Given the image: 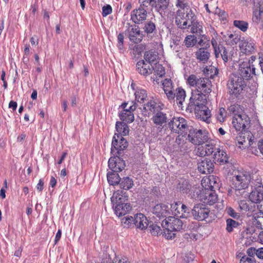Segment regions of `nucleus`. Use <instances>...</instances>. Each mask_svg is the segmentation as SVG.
<instances>
[{
  "label": "nucleus",
  "instance_id": "48",
  "mask_svg": "<svg viewBox=\"0 0 263 263\" xmlns=\"http://www.w3.org/2000/svg\"><path fill=\"white\" fill-rule=\"evenodd\" d=\"M143 29L146 33H151L156 29V26L153 22L149 21L145 24Z\"/></svg>",
  "mask_w": 263,
  "mask_h": 263
},
{
  "label": "nucleus",
  "instance_id": "32",
  "mask_svg": "<svg viewBox=\"0 0 263 263\" xmlns=\"http://www.w3.org/2000/svg\"><path fill=\"white\" fill-rule=\"evenodd\" d=\"M175 97H176V102L179 107L182 108L183 102L184 101L185 98V91L180 88H178L175 91Z\"/></svg>",
  "mask_w": 263,
  "mask_h": 263
},
{
  "label": "nucleus",
  "instance_id": "33",
  "mask_svg": "<svg viewBox=\"0 0 263 263\" xmlns=\"http://www.w3.org/2000/svg\"><path fill=\"white\" fill-rule=\"evenodd\" d=\"M108 183L112 185L119 184L121 178L117 172H108L107 175Z\"/></svg>",
  "mask_w": 263,
  "mask_h": 263
},
{
  "label": "nucleus",
  "instance_id": "28",
  "mask_svg": "<svg viewBox=\"0 0 263 263\" xmlns=\"http://www.w3.org/2000/svg\"><path fill=\"white\" fill-rule=\"evenodd\" d=\"M114 208L115 214L118 217L126 215L132 209V206L130 203L117 204Z\"/></svg>",
  "mask_w": 263,
  "mask_h": 263
},
{
  "label": "nucleus",
  "instance_id": "30",
  "mask_svg": "<svg viewBox=\"0 0 263 263\" xmlns=\"http://www.w3.org/2000/svg\"><path fill=\"white\" fill-rule=\"evenodd\" d=\"M195 55L198 60L205 63L209 59L210 53L206 48L202 47L196 52Z\"/></svg>",
  "mask_w": 263,
  "mask_h": 263
},
{
  "label": "nucleus",
  "instance_id": "46",
  "mask_svg": "<svg viewBox=\"0 0 263 263\" xmlns=\"http://www.w3.org/2000/svg\"><path fill=\"white\" fill-rule=\"evenodd\" d=\"M197 42V40L194 35H188L184 40L185 45L187 47L194 46Z\"/></svg>",
  "mask_w": 263,
  "mask_h": 263
},
{
  "label": "nucleus",
  "instance_id": "61",
  "mask_svg": "<svg viewBox=\"0 0 263 263\" xmlns=\"http://www.w3.org/2000/svg\"><path fill=\"white\" fill-rule=\"evenodd\" d=\"M240 263H255V260L253 257L244 256L240 259Z\"/></svg>",
  "mask_w": 263,
  "mask_h": 263
},
{
  "label": "nucleus",
  "instance_id": "57",
  "mask_svg": "<svg viewBox=\"0 0 263 263\" xmlns=\"http://www.w3.org/2000/svg\"><path fill=\"white\" fill-rule=\"evenodd\" d=\"M179 135L176 138L175 142L179 147H182L185 143V137L181 136V134Z\"/></svg>",
  "mask_w": 263,
  "mask_h": 263
},
{
  "label": "nucleus",
  "instance_id": "27",
  "mask_svg": "<svg viewBox=\"0 0 263 263\" xmlns=\"http://www.w3.org/2000/svg\"><path fill=\"white\" fill-rule=\"evenodd\" d=\"M213 159L215 163H219L220 164H224L228 163V157L225 152L219 148L214 154Z\"/></svg>",
  "mask_w": 263,
  "mask_h": 263
},
{
  "label": "nucleus",
  "instance_id": "9",
  "mask_svg": "<svg viewBox=\"0 0 263 263\" xmlns=\"http://www.w3.org/2000/svg\"><path fill=\"white\" fill-rule=\"evenodd\" d=\"M251 60L249 62H243L239 64V67L237 71L234 73L235 75H238L239 77L243 78L245 81L249 79L252 74H255V69L253 65L250 63Z\"/></svg>",
  "mask_w": 263,
  "mask_h": 263
},
{
  "label": "nucleus",
  "instance_id": "5",
  "mask_svg": "<svg viewBox=\"0 0 263 263\" xmlns=\"http://www.w3.org/2000/svg\"><path fill=\"white\" fill-rule=\"evenodd\" d=\"M168 126L172 133L183 134L189 130L187 122L183 118L174 117L168 122Z\"/></svg>",
  "mask_w": 263,
  "mask_h": 263
},
{
  "label": "nucleus",
  "instance_id": "45",
  "mask_svg": "<svg viewBox=\"0 0 263 263\" xmlns=\"http://www.w3.org/2000/svg\"><path fill=\"white\" fill-rule=\"evenodd\" d=\"M254 222L258 227H261L263 226V211L260 210V212L256 214L254 216Z\"/></svg>",
  "mask_w": 263,
  "mask_h": 263
},
{
  "label": "nucleus",
  "instance_id": "40",
  "mask_svg": "<svg viewBox=\"0 0 263 263\" xmlns=\"http://www.w3.org/2000/svg\"><path fill=\"white\" fill-rule=\"evenodd\" d=\"M233 25L243 32H246L248 28V23L243 21L235 20Z\"/></svg>",
  "mask_w": 263,
  "mask_h": 263
},
{
  "label": "nucleus",
  "instance_id": "2",
  "mask_svg": "<svg viewBox=\"0 0 263 263\" xmlns=\"http://www.w3.org/2000/svg\"><path fill=\"white\" fill-rule=\"evenodd\" d=\"M161 226L163 228L164 236L167 239H172L175 236L174 232L182 229L183 222L175 217H168L162 221Z\"/></svg>",
  "mask_w": 263,
  "mask_h": 263
},
{
  "label": "nucleus",
  "instance_id": "43",
  "mask_svg": "<svg viewBox=\"0 0 263 263\" xmlns=\"http://www.w3.org/2000/svg\"><path fill=\"white\" fill-rule=\"evenodd\" d=\"M200 78H198L194 74H191L187 79V83L190 86L196 88L197 83H198V80H200Z\"/></svg>",
  "mask_w": 263,
  "mask_h": 263
},
{
  "label": "nucleus",
  "instance_id": "15",
  "mask_svg": "<svg viewBox=\"0 0 263 263\" xmlns=\"http://www.w3.org/2000/svg\"><path fill=\"white\" fill-rule=\"evenodd\" d=\"M115 157H111L108 160V167L113 172H118L123 170L125 166V161L121 159L118 154H113Z\"/></svg>",
  "mask_w": 263,
  "mask_h": 263
},
{
  "label": "nucleus",
  "instance_id": "42",
  "mask_svg": "<svg viewBox=\"0 0 263 263\" xmlns=\"http://www.w3.org/2000/svg\"><path fill=\"white\" fill-rule=\"evenodd\" d=\"M242 47L246 54L252 53L255 50L254 44L248 42H245L242 45Z\"/></svg>",
  "mask_w": 263,
  "mask_h": 263
},
{
  "label": "nucleus",
  "instance_id": "23",
  "mask_svg": "<svg viewBox=\"0 0 263 263\" xmlns=\"http://www.w3.org/2000/svg\"><path fill=\"white\" fill-rule=\"evenodd\" d=\"M134 226L137 228L141 230L147 228L148 226V220L146 217L142 213L134 215Z\"/></svg>",
  "mask_w": 263,
  "mask_h": 263
},
{
  "label": "nucleus",
  "instance_id": "31",
  "mask_svg": "<svg viewBox=\"0 0 263 263\" xmlns=\"http://www.w3.org/2000/svg\"><path fill=\"white\" fill-rule=\"evenodd\" d=\"M192 21L193 22L190 24L191 32L201 35L203 33L202 26L196 20V16L195 15H194V17L193 18Z\"/></svg>",
  "mask_w": 263,
  "mask_h": 263
},
{
  "label": "nucleus",
  "instance_id": "35",
  "mask_svg": "<svg viewBox=\"0 0 263 263\" xmlns=\"http://www.w3.org/2000/svg\"><path fill=\"white\" fill-rule=\"evenodd\" d=\"M121 188L124 190H129L131 189L134 185V182L132 179L128 177H124L123 179H121V181L119 183Z\"/></svg>",
  "mask_w": 263,
  "mask_h": 263
},
{
  "label": "nucleus",
  "instance_id": "26",
  "mask_svg": "<svg viewBox=\"0 0 263 263\" xmlns=\"http://www.w3.org/2000/svg\"><path fill=\"white\" fill-rule=\"evenodd\" d=\"M253 138L252 135H250V133L248 132H242L240 135L237 137V139L239 144L245 145V147H247L252 144Z\"/></svg>",
  "mask_w": 263,
  "mask_h": 263
},
{
  "label": "nucleus",
  "instance_id": "8",
  "mask_svg": "<svg viewBox=\"0 0 263 263\" xmlns=\"http://www.w3.org/2000/svg\"><path fill=\"white\" fill-rule=\"evenodd\" d=\"M203 94L200 92L192 93V96L190 99V102L186 108L187 110L192 112L194 109L195 112L199 111L200 107L205 109L204 100L203 98Z\"/></svg>",
  "mask_w": 263,
  "mask_h": 263
},
{
  "label": "nucleus",
  "instance_id": "50",
  "mask_svg": "<svg viewBox=\"0 0 263 263\" xmlns=\"http://www.w3.org/2000/svg\"><path fill=\"white\" fill-rule=\"evenodd\" d=\"M262 13H263V11H262V10H261L260 9H255L253 11V17H252L253 21L255 23H258L260 20V16H261V14Z\"/></svg>",
  "mask_w": 263,
  "mask_h": 263
},
{
  "label": "nucleus",
  "instance_id": "34",
  "mask_svg": "<svg viewBox=\"0 0 263 263\" xmlns=\"http://www.w3.org/2000/svg\"><path fill=\"white\" fill-rule=\"evenodd\" d=\"M117 131L120 135H126L129 133V129L127 125L124 122H117L116 124Z\"/></svg>",
  "mask_w": 263,
  "mask_h": 263
},
{
  "label": "nucleus",
  "instance_id": "22",
  "mask_svg": "<svg viewBox=\"0 0 263 263\" xmlns=\"http://www.w3.org/2000/svg\"><path fill=\"white\" fill-rule=\"evenodd\" d=\"M164 91L168 100H174L175 98V93L173 88L172 80L165 79L162 82Z\"/></svg>",
  "mask_w": 263,
  "mask_h": 263
},
{
  "label": "nucleus",
  "instance_id": "62",
  "mask_svg": "<svg viewBox=\"0 0 263 263\" xmlns=\"http://www.w3.org/2000/svg\"><path fill=\"white\" fill-rule=\"evenodd\" d=\"M227 212L229 215H230V216H231L234 218H237L239 217L238 213L235 212V210L231 207H230L227 209Z\"/></svg>",
  "mask_w": 263,
  "mask_h": 263
},
{
  "label": "nucleus",
  "instance_id": "60",
  "mask_svg": "<svg viewBox=\"0 0 263 263\" xmlns=\"http://www.w3.org/2000/svg\"><path fill=\"white\" fill-rule=\"evenodd\" d=\"M239 206L242 211L247 212L250 210L249 205L245 200H241L239 203Z\"/></svg>",
  "mask_w": 263,
  "mask_h": 263
},
{
  "label": "nucleus",
  "instance_id": "44",
  "mask_svg": "<svg viewBox=\"0 0 263 263\" xmlns=\"http://www.w3.org/2000/svg\"><path fill=\"white\" fill-rule=\"evenodd\" d=\"M149 229L152 234L154 236H158L159 235L163 234V233L162 232V230L160 227L156 224L150 225Z\"/></svg>",
  "mask_w": 263,
  "mask_h": 263
},
{
  "label": "nucleus",
  "instance_id": "58",
  "mask_svg": "<svg viewBox=\"0 0 263 263\" xmlns=\"http://www.w3.org/2000/svg\"><path fill=\"white\" fill-rule=\"evenodd\" d=\"M112 12V8L109 5H106L102 8V15L105 17Z\"/></svg>",
  "mask_w": 263,
  "mask_h": 263
},
{
  "label": "nucleus",
  "instance_id": "47",
  "mask_svg": "<svg viewBox=\"0 0 263 263\" xmlns=\"http://www.w3.org/2000/svg\"><path fill=\"white\" fill-rule=\"evenodd\" d=\"M238 226V222L232 219H228L227 220V230L229 232H231L233 229L236 228Z\"/></svg>",
  "mask_w": 263,
  "mask_h": 263
},
{
  "label": "nucleus",
  "instance_id": "11",
  "mask_svg": "<svg viewBox=\"0 0 263 263\" xmlns=\"http://www.w3.org/2000/svg\"><path fill=\"white\" fill-rule=\"evenodd\" d=\"M211 43L214 49L216 58H217L220 56L225 62L231 59V56L232 55L229 52V49L226 48L221 44L218 45L214 39H212Z\"/></svg>",
  "mask_w": 263,
  "mask_h": 263
},
{
  "label": "nucleus",
  "instance_id": "52",
  "mask_svg": "<svg viewBox=\"0 0 263 263\" xmlns=\"http://www.w3.org/2000/svg\"><path fill=\"white\" fill-rule=\"evenodd\" d=\"M204 149L206 155L209 156L212 155L213 153L214 154L215 152L217 151V148L213 144H205Z\"/></svg>",
  "mask_w": 263,
  "mask_h": 263
},
{
  "label": "nucleus",
  "instance_id": "25",
  "mask_svg": "<svg viewBox=\"0 0 263 263\" xmlns=\"http://www.w3.org/2000/svg\"><path fill=\"white\" fill-rule=\"evenodd\" d=\"M152 212L158 217H164L170 214L168 206L163 204L156 205L153 208Z\"/></svg>",
  "mask_w": 263,
  "mask_h": 263
},
{
  "label": "nucleus",
  "instance_id": "24",
  "mask_svg": "<svg viewBox=\"0 0 263 263\" xmlns=\"http://www.w3.org/2000/svg\"><path fill=\"white\" fill-rule=\"evenodd\" d=\"M153 123L158 126V128H162L163 125L167 121V115L162 111L156 112L152 118Z\"/></svg>",
  "mask_w": 263,
  "mask_h": 263
},
{
  "label": "nucleus",
  "instance_id": "3",
  "mask_svg": "<svg viewBox=\"0 0 263 263\" xmlns=\"http://www.w3.org/2000/svg\"><path fill=\"white\" fill-rule=\"evenodd\" d=\"M238 75L232 73L230 75L227 82V88L229 94L232 97L238 98L246 86V81Z\"/></svg>",
  "mask_w": 263,
  "mask_h": 263
},
{
  "label": "nucleus",
  "instance_id": "13",
  "mask_svg": "<svg viewBox=\"0 0 263 263\" xmlns=\"http://www.w3.org/2000/svg\"><path fill=\"white\" fill-rule=\"evenodd\" d=\"M128 103V102L122 104V107L124 108V110L120 114V118L123 121L131 123L134 120V116L132 111L136 109L138 107V105L135 102L133 105L130 106L129 109H125V107Z\"/></svg>",
  "mask_w": 263,
  "mask_h": 263
},
{
  "label": "nucleus",
  "instance_id": "49",
  "mask_svg": "<svg viewBox=\"0 0 263 263\" xmlns=\"http://www.w3.org/2000/svg\"><path fill=\"white\" fill-rule=\"evenodd\" d=\"M139 2L141 3V6L143 7H148L149 6L152 7H156L157 0H139Z\"/></svg>",
  "mask_w": 263,
  "mask_h": 263
},
{
  "label": "nucleus",
  "instance_id": "21",
  "mask_svg": "<svg viewBox=\"0 0 263 263\" xmlns=\"http://www.w3.org/2000/svg\"><path fill=\"white\" fill-rule=\"evenodd\" d=\"M198 169L202 174H210L213 171L214 164L211 160L205 158L198 163Z\"/></svg>",
  "mask_w": 263,
  "mask_h": 263
},
{
  "label": "nucleus",
  "instance_id": "54",
  "mask_svg": "<svg viewBox=\"0 0 263 263\" xmlns=\"http://www.w3.org/2000/svg\"><path fill=\"white\" fill-rule=\"evenodd\" d=\"M155 68L156 69L153 70L154 71L155 74H157L159 76V77H161L165 74L164 69L161 64H157Z\"/></svg>",
  "mask_w": 263,
  "mask_h": 263
},
{
  "label": "nucleus",
  "instance_id": "59",
  "mask_svg": "<svg viewBox=\"0 0 263 263\" xmlns=\"http://www.w3.org/2000/svg\"><path fill=\"white\" fill-rule=\"evenodd\" d=\"M202 36V38L198 42V44L201 47H205L207 48V46H209V44L208 43V40L206 39V37L204 36V35H201Z\"/></svg>",
  "mask_w": 263,
  "mask_h": 263
},
{
  "label": "nucleus",
  "instance_id": "63",
  "mask_svg": "<svg viewBox=\"0 0 263 263\" xmlns=\"http://www.w3.org/2000/svg\"><path fill=\"white\" fill-rule=\"evenodd\" d=\"M158 2L160 9L164 10L167 7L168 2L167 0H158Z\"/></svg>",
  "mask_w": 263,
  "mask_h": 263
},
{
  "label": "nucleus",
  "instance_id": "17",
  "mask_svg": "<svg viewBox=\"0 0 263 263\" xmlns=\"http://www.w3.org/2000/svg\"><path fill=\"white\" fill-rule=\"evenodd\" d=\"M147 16V11L141 5L138 9L133 10L130 13L131 20L137 24H142L146 20Z\"/></svg>",
  "mask_w": 263,
  "mask_h": 263
},
{
  "label": "nucleus",
  "instance_id": "38",
  "mask_svg": "<svg viewBox=\"0 0 263 263\" xmlns=\"http://www.w3.org/2000/svg\"><path fill=\"white\" fill-rule=\"evenodd\" d=\"M136 101L142 103L147 98L146 91L144 89H140L136 91L135 93Z\"/></svg>",
  "mask_w": 263,
  "mask_h": 263
},
{
  "label": "nucleus",
  "instance_id": "20",
  "mask_svg": "<svg viewBox=\"0 0 263 263\" xmlns=\"http://www.w3.org/2000/svg\"><path fill=\"white\" fill-rule=\"evenodd\" d=\"M249 197L252 202L261 203L263 202V186L259 185L255 187Z\"/></svg>",
  "mask_w": 263,
  "mask_h": 263
},
{
  "label": "nucleus",
  "instance_id": "7",
  "mask_svg": "<svg viewBox=\"0 0 263 263\" xmlns=\"http://www.w3.org/2000/svg\"><path fill=\"white\" fill-rule=\"evenodd\" d=\"M111 153L122 156V153L128 146V142L122 135L115 134L111 144Z\"/></svg>",
  "mask_w": 263,
  "mask_h": 263
},
{
  "label": "nucleus",
  "instance_id": "51",
  "mask_svg": "<svg viewBox=\"0 0 263 263\" xmlns=\"http://www.w3.org/2000/svg\"><path fill=\"white\" fill-rule=\"evenodd\" d=\"M180 211V214L178 215V217L180 218H187L189 215V210L187 207L185 205L182 204L181 205Z\"/></svg>",
  "mask_w": 263,
  "mask_h": 263
},
{
  "label": "nucleus",
  "instance_id": "1",
  "mask_svg": "<svg viewBox=\"0 0 263 263\" xmlns=\"http://www.w3.org/2000/svg\"><path fill=\"white\" fill-rule=\"evenodd\" d=\"M251 176L248 173H239L233 176L230 186L235 190L237 196H248L249 193L246 192L250 182Z\"/></svg>",
  "mask_w": 263,
  "mask_h": 263
},
{
  "label": "nucleus",
  "instance_id": "64",
  "mask_svg": "<svg viewBox=\"0 0 263 263\" xmlns=\"http://www.w3.org/2000/svg\"><path fill=\"white\" fill-rule=\"evenodd\" d=\"M143 50L144 47L142 45H136L133 49V50L134 52H135V53L139 55L141 54Z\"/></svg>",
  "mask_w": 263,
  "mask_h": 263
},
{
  "label": "nucleus",
  "instance_id": "36",
  "mask_svg": "<svg viewBox=\"0 0 263 263\" xmlns=\"http://www.w3.org/2000/svg\"><path fill=\"white\" fill-rule=\"evenodd\" d=\"M157 57L158 54L157 52L153 50L146 51L144 55V58L145 61L149 64L155 61Z\"/></svg>",
  "mask_w": 263,
  "mask_h": 263
},
{
  "label": "nucleus",
  "instance_id": "6",
  "mask_svg": "<svg viewBox=\"0 0 263 263\" xmlns=\"http://www.w3.org/2000/svg\"><path fill=\"white\" fill-rule=\"evenodd\" d=\"M189 130L187 138L193 144L200 145L208 141V136L205 130L194 128L189 129Z\"/></svg>",
  "mask_w": 263,
  "mask_h": 263
},
{
  "label": "nucleus",
  "instance_id": "14",
  "mask_svg": "<svg viewBox=\"0 0 263 263\" xmlns=\"http://www.w3.org/2000/svg\"><path fill=\"white\" fill-rule=\"evenodd\" d=\"M210 212V210L204 204H198L194 206L192 213L195 219L203 220L208 218Z\"/></svg>",
  "mask_w": 263,
  "mask_h": 263
},
{
  "label": "nucleus",
  "instance_id": "56",
  "mask_svg": "<svg viewBox=\"0 0 263 263\" xmlns=\"http://www.w3.org/2000/svg\"><path fill=\"white\" fill-rule=\"evenodd\" d=\"M124 38V37L123 33H120L118 35L117 46L120 50H122L123 49Z\"/></svg>",
  "mask_w": 263,
  "mask_h": 263
},
{
  "label": "nucleus",
  "instance_id": "4",
  "mask_svg": "<svg viewBox=\"0 0 263 263\" xmlns=\"http://www.w3.org/2000/svg\"><path fill=\"white\" fill-rule=\"evenodd\" d=\"M195 14L191 10L189 11L179 10L177 11L175 17V23L177 27L181 29H186L190 28V24L193 22L192 19Z\"/></svg>",
  "mask_w": 263,
  "mask_h": 263
},
{
  "label": "nucleus",
  "instance_id": "53",
  "mask_svg": "<svg viewBox=\"0 0 263 263\" xmlns=\"http://www.w3.org/2000/svg\"><path fill=\"white\" fill-rule=\"evenodd\" d=\"M227 112L224 108H220L219 109L218 114L217 115V119L220 122H222L224 121L225 118L226 117Z\"/></svg>",
  "mask_w": 263,
  "mask_h": 263
},
{
  "label": "nucleus",
  "instance_id": "16",
  "mask_svg": "<svg viewBox=\"0 0 263 263\" xmlns=\"http://www.w3.org/2000/svg\"><path fill=\"white\" fill-rule=\"evenodd\" d=\"M211 81L207 78H200L198 80L197 87L195 89L197 92H200L204 97L208 95L212 91Z\"/></svg>",
  "mask_w": 263,
  "mask_h": 263
},
{
  "label": "nucleus",
  "instance_id": "18",
  "mask_svg": "<svg viewBox=\"0 0 263 263\" xmlns=\"http://www.w3.org/2000/svg\"><path fill=\"white\" fill-rule=\"evenodd\" d=\"M128 200V196L125 192L118 190L115 192L111 198V203L113 206L117 204H126L125 202Z\"/></svg>",
  "mask_w": 263,
  "mask_h": 263
},
{
  "label": "nucleus",
  "instance_id": "29",
  "mask_svg": "<svg viewBox=\"0 0 263 263\" xmlns=\"http://www.w3.org/2000/svg\"><path fill=\"white\" fill-rule=\"evenodd\" d=\"M202 200L204 203L212 205L216 202L217 196L212 190L210 191L208 190L205 193Z\"/></svg>",
  "mask_w": 263,
  "mask_h": 263
},
{
  "label": "nucleus",
  "instance_id": "10",
  "mask_svg": "<svg viewBox=\"0 0 263 263\" xmlns=\"http://www.w3.org/2000/svg\"><path fill=\"white\" fill-rule=\"evenodd\" d=\"M126 28L125 34L130 41L135 43H139L142 40L143 35L138 26L127 23Z\"/></svg>",
  "mask_w": 263,
  "mask_h": 263
},
{
  "label": "nucleus",
  "instance_id": "12",
  "mask_svg": "<svg viewBox=\"0 0 263 263\" xmlns=\"http://www.w3.org/2000/svg\"><path fill=\"white\" fill-rule=\"evenodd\" d=\"M250 123V119L246 114L234 116L232 121L233 127L237 131L242 132Z\"/></svg>",
  "mask_w": 263,
  "mask_h": 263
},
{
  "label": "nucleus",
  "instance_id": "55",
  "mask_svg": "<svg viewBox=\"0 0 263 263\" xmlns=\"http://www.w3.org/2000/svg\"><path fill=\"white\" fill-rule=\"evenodd\" d=\"M180 202H175L171 205V209L173 212H174V214L176 216L178 217V215L180 214V211L178 209V205H180Z\"/></svg>",
  "mask_w": 263,
  "mask_h": 263
},
{
  "label": "nucleus",
  "instance_id": "39",
  "mask_svg": "<svg viewBox=\"0 0 263 263\" xmlns=\"http://www.w3.org/2000/svg\"><path fill=\"white\" fill-rule=\"evenodd\" d=\"M228 110L234 116L245 114L241 106L238 104L231 105L228 108Z\"/></svg>",
  "mask_w": 263,
  "mask_h": 263
},
{
  "label": "nucleus",
  "instance_id": "41",
  "mask_svg": "<svg viewBox=\"0 0 263 263\" xmlns=\"http://www.w3.org/2000/svg\"><path fill=\"white\" fill-rule=\"evenodd\" d=\"M157 103L154 101H150L143 106V109L145 111L155 112L156 111L157 106Z\"/></svg>",
  "mask_w": 263,
  "mask_h": 263
},
{
  "label": "nucleus",
  "instance_id": "37",
  "mask_svg": "<svg viewBox=\"0 0 263 263\" xmlns=\"http://www.w3.org/2000/svg\"><path fill=\"white\" fill-rule=\"evenodd\" d=\"M121 224L124 228L134 227V217L127 215L121 219Z\"/></svg>",
  "mask_w": 263,
  "mask_h": 263
},
{
  "label": "nucleus",
  "instance_id": "19",
  "mask_svg": "<svg viewBox=\"0 0 263 263\" xmlns=\"http://www.w3.org/2000/svg\"><path fill=\"white\" fill-rule=\"evenodd\" d=\"M136 67L138 72L143 76H148L152 74L154 70L152 64L146 63L143 60L138 62Z\"/></svg>",
  "mask_w": 263,
  "mask_h": 263
}]
</instances>
